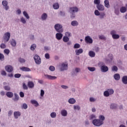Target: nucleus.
I'll list each match as a JSON object with an SVG mask.
<instances>
[{
	"instance_id": "1",
	"label": "nucleus",
	"mask_w": 127,
	"mask_h": 127,
	"mask_svg": "<svg viewBox=\"0 0 127 127\" xmlns=\"http://www.w3.org/2000/svg\"><path fill=\"white\" fill-rule=\"evenodd\" d=\"M105 118L104 115H100L99 116V119H94L92 120V124L95 127H101L104 125V121Z\"/></svg>"
},
{
	"instance_id": "2",
	"label": "nucleus",
	"mask_w": 127,
	"mask_h": 127,
	"mask_svg": "<svg viewBox=\"0 0 127 127\" xmlns=\"http://www.w3.org/2000/svg\"><path fill=\"white\" fill-rule=\"evenodd\" d=\"M98 65L100 68L101 72L103 73H106L109 71V67L105 65L103 62H100L98 64Z\"/></svg>"
},
{
	"instance_id": "3",
	"label": "nucleus",
	"mask_w": 127,
	"mask_h": 127,
	"mask_svg": "<svg viewBox=\"0 0 127 127\" xmlns=\"http://www.w3.org/2000/svg\"><path fill=\"white\" fill-rule=\"evenodd\" d=\"M59 68L60 71H67L68 70V63L64 62L60 64Z\"/></svg>"
},
{
	"instance_id": "4",
	"label": "nucleus",
	"mask_w": 127,
	"mask_h": 127,
	"mask_svg": "<svg viewBox=\"0 0 127 127\" xmlns=\"http://www.w3.org/2000/svg\"><path fill=\"white\" fill-rule=\"evenodd\" d=\"M54 28L57 32H64L63 25L60 23H57L54 25Z\"/></svg>"
},
{
	"instance_id": "5",
	"label": "nucleus",
	"mask_w": 127,
	"mask_h": 127,
	"mask_svg": "<svg viewBox=\"0 0 127 127\" xmlns=\"http://www.w3.org/2000/svg\"><path fill=\"white\" fill-rule=\"evenodd\" d=\"M94 14L96 16H99L100 19H104V18L106 17V13H105V12H100L98 10H95L94 11Z\"/></svg>"
},
{
	"instance_id": "6",
	"label": "nucleus",
	"mask_w": 127,
	"mask_h": 127,
	"mask_svg": "<svg viewBox=\"0 0 127 127\" xmlns=\"http://www.w3.org/2000/svg\"><path fill=\"white\" fill-rule=\"evenodd\" d=\"M115 93V91L112 88H109L107 90L105 91L103 93L104 97H110V96L113 95Z\"/></svg>"
},
{
	"instance_id": "7",
	"label": "nucleus",
	"mask_w": 127,
	"mask_h": 127,
	"mask_svg": "<svg viewBox=\"0 0 127 127\" xmlns=\"http://www.w3.org/2000/svg\"><path fill=\"white\" fill-rule=\"evenodd\" d=\"M10 39V33L7 32L5 33L3 36V41L4 43H6L9 41Z\"/></svg>"
},
{
	"instance_id": "8",
	"label": "nucleus",
	"mask_w": 127,
	"mask_h": 127,
	"mask_svg": "<svg viewBox=\"0 0 127 127\" xmlns=\"http://www.w3.org/2000/svg\"><path fill=\"white\" fill-rule=\"evenodd\" d=\"M110 34L112 36L113 39H119L120 38V35L117 34V31L113 30L110 32Z\"/></svg>"
},
{
	"instance_id": "9",
	"label": "nucleus",
	"mask_w": 127,
	"mask_h": 127,
	"mask_svg": "<svg viewBox=\"0 0 127 127\" xmlns=\"http://www.w3.org/2000/svg\"><path fill=\"white\" fill-rule=\"evenodd\" d=\"M34 59L36 64H37V65H40L41 64V59H40L39 56L36 55L34 56Z\"/></svg>"
},
{
	"instance_id": "10",
	"label": "nucleus",
	"mask_w": 127,
	"mask_h": 127,
	"mask_svg": "<svg viewBox=\"0 0 127 127\" xmlns=\"http://www.w3.org/2000/svg\"><path fill=\"white\" fill-rule=\"evenodd\" d=\"M113 61V55L109 54L107 57L105 59V62L106 63H111Z\"/></svg>"
},
{
	"instance_id": "11",
	"label": "nucleus",
	"mask_w": 127,
	"mask_h": 127,
	"mask_svg": "<svg viewBox=\"0 0 127 127\" xmlns=\"http://www.w3.org/2000/svg\"><path fill=\"white\" fill-rule=\"evenodd\" d=\"M5 70L8 73H11L13 71V67L10 65H7L5 66Z\"/></svg>"
},
{
	"instance_id": "12",
	"label": "nucleus",
	"mask_w": 127,
	"mask_h": 127,
	"mask_svg": "<svg viewBox=\"0 0 127 127\" xmlns=\"http://www.w3.org/2000/svg\"><path fill=\"white\" fill-rule=\"evenodd\" d=\"M85 40L86 43H88V44H92L93 43V39L90 36H87L85 38Z\"/></svg>"
},
{
	"instance_id": "13",
	"label": "nucleus",
	"mask_w": 127,
	"mask_h": 127,
	"mask_svg": "<svg viewBox=\"0 0 127 127\" xmlns=\"http://www.w3.org/2000/svg\"><path fill=\"white\" fill-rule=\"evenodd\" d=\"M79 11V8L77 7H71L69 8V13H76Z\"/></svg>"
},
{
	"instance_id": "14",
	"label": "nucleus",
	"mask_w": 127,
	"mask_h": 127,
	"mask_svg": "<svg viewBox=\"0 0 127 127\" xmlns=\"http://www.w3.org/2000/svg\"><path fill=\"white\" fill-rule=\"evenodd\" d=\"M63 32H58L56 34V38L57 40H61L63 37Z\"/></svg>"
},
{
	"instance_id": "15",
	"label": "nucleus",
	"mask_w": 127,
	"mask_h": 127,
	"mask_svg": "<svg viewBox=\"0 0 127 127\" xmlns=\"http://www.w3.org/2000/svg\"><path fill=\"white\" fill-rule=\"evenodd\" d=\"M13 116L14 119H15V120H17V119H18V118L21 116V113H20L19 111H15L13 113Z\"/></svg>"
},
{
	"instance_id": "16",
	"label": "nucleus",
	"mask_w": 127,
	"mask_h": 127,
	"mask_svg": "<svg viewBox=\"0 0 127 127\" xmlns=\"http://www.w3.org/2000/svg\"><path fill=\"white\" fill-rule=\"evenodd\" d=\"M96 8H97L98 11H104V10H105V6L102 4L96 5Z\"/></svg>"
},
{
	"instance_id": "17",
	"label": "nucleus",
	"mask_w": 127,
	"mask_h": 127,
	"mask_svg": "<svg viewBox=\"0 0 127 127\" xmlns=\"http://www.w3.org/2000/svg\"><path fill=\"white\" fill-rule=\"evenodd\" d=\"M48 18V14L46 13H43L41 16V19L43 21H45Z\"/></svg>"
},
{
	"instance_id": "18",
	"label": "nucleus",
	"mask_w": 127,
	"mask_h": 127,
	"mask_svg": "<svg viewBox=\"0 0 127 127\" xmlns=\"http://www.w3.org/2000/svg\"><path fill=\"white\" fill-rule=\"evenodd\" d=\"M61 115L62 116V117H67L68 115V112H67V110L66 109H62L61 111Z\"/></svg>"
},
{
	"instance_id": "19",
	"label": "nucleus",
	"mask_w": 127,
	"mask_h": 127,
	"mask_svg": "<svg viewBox=\"0 0 127 127\" xmlns=\"http://www.w3.org/2000/svg\"><path fill=\"white\" fill-rule=\"evenodd\" d=\"M7 2L6 0H3L2 1V4L4 6L5 10H8L9 7L7 5Z\"/></svg>"
},
{
	"instance_id": "20",
	"label": "nucleus",
	"mask_w": 127,
	"mask_h": 127,
	"mask_svg": "<svg viewBox=\"0 0 127 127\" xmlns=\"http://www.w3.org/2000/svg\"><path fill=\"white\" fill-rule=\"evenodd\" d=\"M45 77L46 79H48L49 80H55L57 79V77L56 76H53L48 74H45Z\"/></svg>"
},
{
	"instance_id": "21",
	"label": "nucleus",
	"mask_w": 127,
	"mask_h": 127,
	"mask_svg": "<svg viewBox=\"0 0 127 127\" xmlns=\"http://www.w3.org/2000/svg\"><path fill=\"white\" fill-rule=\"evenodd\" d=\"M80 71H81V69L79 68L76 67L73 70L72 75H73V76H77V74H78V73L80 72Z\"/></svg>"
},
{
	"instance_id": "22",
	"label": "nucleus",
	"mask_w": 127,
	"mask_h": 127,
	"mask_svg": "<svg viewBox=\"0 0 127 127\" xmlns=\"http://www.w3.org/2000/svg\"><path fill=\"white\" fill-rule=\"evenodd\" d=\"M83 49H76L75 50L76 55L79 56L80 54L83 53Z\"/></svg>"
},
{
	"instance_id": "23",
	"label": "nucleus",
	"mask_w": 127,
	"mask_h": 127,
	"mask_svg": "<svg viewBox=\"0 0 127 127\" xmlns=\"http://www.w3.org/2000/svg\"><path fill=\"white\" fill-rule=\"evenodd\" d=\"M111 110H116L118 108V104L116 103H111L110 105Z\"/></svg>"
},
{
	"instance_id": "24",
	"label": "nucleus",
	"mask_w": 127,
	"mask_h": 127,
	"mask_svg": "<svg viewBox=\"0 0 127 127\" xmlns=\"http://www.w3.org/2000/svg\"><path fill=\"white\" fill-rule=\"evenodd\" d=\"M68 103L70 105H74L76 103V99L73 98H69L68 100Z\"/></svg>"
},
{
	"instance_id": "25",
	"label": "nucleus",
	"mask_w": 127,
	"mask_h": 127,
	"mask_svg": "<svg viewBox=\"0 0 127 127\" xmlns=\"http://www.w3.org/2000/svg\"><path fill=\"white\" fill-rule=\"evenodd\" d=\"M10 44L11 45V46H12V47H15V46H16V40H15V39H12L10 40Z\"/></svg>"
},
{
	"instance_id": "26",
	"label": "nucleus",
	"mask_w": 127,
	"mask_h": 127,
	"mask_svg": "<svg viewBox=\"0 0 127 127\" xmlns=\"http://www.w3.org/2000/svg\"><path fill=\"white\" fill-rule=\"evenodd\" d=\"M20 70H21V71H24V72H30V71H31V69H30V68L25 66L21 67Z\"/></svg>"
},
{
	"instance_id": "27",
	"label": "nucleus",
	"mask_w": 127,
	"mask_h": 127,
	"mask_svg": "<svg viewBox=\"0 0 127 127\" xmlns=\"http://www.w3.org/2000/svg\"><path fill=\"white\" fill-rule=\"evenodd\" d=\"M30 102L32 105H34L35 107H38L39 106V103L35 100H32Z\"/></svg>"
},
{
	"instance_id": "28",
	"label": "nucleus",
	"mask_w": 127,
	"mask_h": 127,
	"mask_svg": "<svg viewBox=\"0 0 127 127\" xmlns=\"http://www.w3.org/2000/svg\"><path fill=\"white\" fill-rule=\"evenodd\" d=\"M104 6L105 7H106V8H110L111 6L110 5V1L109 0H104Z\"/></svg>"
},
{
	"instance_id": "29",
	"label": "nucleus",
	"mask_w": 127,
	"mask_h": 127,
	"mask_svg": "<svg viewBox=\"0 0 127 127\" xmlns=\"http://www.w3.org/2000/svg\"><path fill=\"white\" fill-rule=\"evenodd\" d=\"M122 83L124 84V85H127V75H125L122 77Z\"/></svg>"
},
{
	"instance_id": "30",
	"label": "nucleus",
	"mask_w": 127,
	"mask_h": 127,
	"mask_svg": "<svg viewBox=\"0 0 127 127\" xmlns=\"http://www.w3.org/2000/svg\"><path fill=\"white\" fill-rule=\"evenodd\" d=\"M70 24L72 26H78L79 25V22L77 20H73L71 22Z\"/></svg>"
},
{
	"instance_id": "31",
	"label": "nucleus",
	"mask_w": 127,
	"mask_h": 127,
	"mask_svg": "<svg viewBox=\"0 0 127 127\" xmlns=\"http://www.w3.org/2000/svg\"><path fill=\"white\" fill-rule=\"evenodd\" d=\"M114 78L116 81H119L121 79V75L119 73H116L114 75Z\"/></svg>"
},
{
	"instance_id": "32",
	"label": "nucleus",
	"mask_w": 127,
	"mask_h": 127,
	"mask_svg": "<svg viewBox=\"0 0 127 127\" xmlns=\"http://www.w3.org/2000/svg\"><path fill=\"white\" fill-rule=\"evenodd\" d=\"M20 21L23 24H26V22H27L26 19H25V18L23 16H21L20 18Z\"/></svg>"
},
{
	"instance_id": "33",
	"label": "nucleus",
	"mask_w": 127,
	"mask_h": 127,
	"mask_svg": "<svg viewBox=\"0 0 127 127\" xmlns=\"http://www.w3.org/2000/svg\"><path fill=\"white\" fill-rule=\"evenodd\" d=\"M23 15L25 17L26 19H29L30 18V17L29 16V15L28 14V13L26 11H23Z\"/></svg>"
},
{
	"instance_id": "34",
	"label": "nucleus",
	"mask_w": 127,
	"mask_h": 127,
	"mask_svg": "<svg viewBox=\"0 0 127 127\" xmlns=\"http://www.w3.org/2000/svg\"><path fill=\"white\" fill-rule=\"evenodd\" d=\"M97 119V116L95 115V114H91L89 116V121H92V120H95Z\"/></svg>"
},
{
	"instance_id": "35",
	"label": "nucleus",
	"mask_w": 127,
	"mask_h": 127,
	"mask_svg": "<svg viewBox=\"0 0 127 127\" xmlns=\"http://www.w3.org/2000/svg\"><path fill=\"white\" fill-rule=\"evenodd\" d=\"M88 55L90 56V57L93 58L96 56V53H95V52L93 51H90L88 53Z\"/></svg>"
},
{
	"instance_id": "36",
	"label": "nucleus",
	"mask_w": 127,
	"mask_h": 127,
	"mask_svg": "<svg viewBox=\"0 0 127 127\" xmlns=\"http://www.w3.org/2000/svg\"><path fill=\"white\" fill-rule=\"evenodd\" d=\"M50 117L52 119H55L56 118V117H57V114L56 113V112H52L50 114Z\"/></svg>"
},
{
	"instance_id": "37",
	"label": "nucleus",
	"mask_w": 127,
	"mask_h": 127,
	"mask_svg": "<svg viewBox=\"0 0 127 127\" xmlns=\"http://www.w3.org/2000/svg\"><path fill=\"white\" fill-rule=\"evenodd\" d=\"M28 86L29 88H33L34 87V83L32 81H29L28 82Z\"/></svg>"
},
{
	"instance_id": "38",
	"label": "nucleus",
	"mask_w": 127,
	"mask_h": 127,
	"mask_svg": "<svg viewBox=\"0 0 127 127\" xmlns=\"http://www.w3.org/2000/svg\"><path fill=\"white\" fill-rule=\"evenodd\" d=\"M6 95L8 98H12L13 97V93L11 92H7Z\"/></svg>"
},
{
	"instance_id": "39",
	"label": "nucleus",
	"mask_w": 127,
	"mask_h": 127,
	"mask_svg": "<svg viewBox=\"0 0 127 127\" xmlns=\"http://www.w3.org/2000/svg\"><path fill=\"white\" fill-rule=\"evenodd\" d=\"M87 69L90 72H94V71H96V67H95L88 66V67H87Z\"/></svg>"
},
{
	"instance_id": "40",
	"label": "nucleus",
	"mask_w": 127,
	"mask_h": 127,
	"mask_svg": "<svg viewBox=\"0 0 127 127\" xmlns=\"http://www.w3.org/2000/svg\"><path fill=\"white\" fill-rule=\"evenodd\" d=\"M69 40L70 39L69 38V37L65 36H64L63 39L64 42H65V43L68 42Z\"/></svg>"
},
{
	"instance_id": "41",
	"label": "nucleus",
	"mask_w": 127,
	"mask_h": 127,
	"mask_svg": "<svg viewBox=\"0 0 127 127\" xmlns=\"http://www.w3.org/2000/svg\"><path fill=\"white\" fill-rule=\"evenodd\" d=\"M114 13H115L116 15H119L120 9L119 8H115Z\"/></svg>"
},
{
	"instance_id": "42",
	"label": "nucleus",
	"mask_w": 127,
	"mask_h": 127,
	"mask_svg": "<svg viewBox=\"0 0 127 127\" xmlns=\"http://www.w3.org/2000/svg\"><path fill=\"white\" fill-rule=\"evenodd\" d=\"M120 11L122 13H125V12H126V11H127V8L126 7H122L120 8Z\"/></svg>"
},
{
	"instance_id": "43",
	"label": "nucleus",
	"mask_w": 127,
	"mask_h": 127,
	"mask_svg": "<svg viewBox=\"0 0 127 127\" xmlns=\"http://www.w3.org/2000/svg\"><path fill=\"white\" fill-rule=\"evenodd\" d=\"M93 2L96 5H100L101 4V0H94Z\"/></svg>"
},
{
	"instance_id": "44",
	"label": "nucleus",
	"mask_w": 127,
	"mask_h": 127,
	"mask_svg": "<svg viewBox=\"0 0 127 127\" xmlns=\"http://www.w3.org/2000/svg\"><path fill=\"white\" fill-rule=\"evenodd\" d=\"M36 49V44H33L30 47V50L32 51H34V50H35V49Z\"/></svg>"
},
{
	"instance_id": "45",
	"label": "nucleus",
	"mask_w": 127,
	"mask_h": 127,
	"mask_svg": "<svg viewBox=\"0 0 127 127\" xmlns=\"http://www.w3.org/2000/svg\"><path fill=\"white\" fill-rule=\"evenodd\" d=\"M80 109H81V108L79 105L73 106V110H74L75 111H80Z\"/></svg>"
},
{
	"instance_id": "46",
	"label": "nucleus",
	"mask_w": 127,
	"mask_h": 127,
	"mask_svg": "<svg viewBox=\"0 0 127 127\" xmlns=\"http://www.w3.org/2000/svg\"><path fill=\"white\" fill-rule=\"evenodd\" d=\"M53 7L54 9H58L59 8V3H55L53 4Z\"/></svg>"
},
{
	"instance_id": "47",
	"label": "nucleus",
	"mask_w": 127,
	"mask_h": 127,
	"mask_svg": "<svg viewBox=\"0 0 127 127\" xmlns=\"http://www.w3.org/2000/svg\"><path fill=\"white\" fill-rule=\"evenodd\" d=\"M0 48H1V49H5V48H6V45L3 43H2L0 45Z\"/></svg>"
},
{
	"instance_id": "48",
	"label": "nucleus",
	"mask_w": 127,
	"mask_h": 127,
	"mask_svg": "<svg viewBox=\"0 0 127 127\" xmlns=\"http://www.w3.org/2000/svg\"><path fill=\"white\" fill-rule=\"evenodd\" d=\"M111 69L112 71H113V72H117V71L118 70V67H117L116 65L112 66Z\"/></svg>"
},
{
	"instance_id": "49",
	"label": "nucleus",
	"mask_w": 127,
	"mask_h": 127,
	"mask_svg": "<svg viewBox=\"0 0 127 127\" xmlns=\"http://www.w3.org/2000/svg\"><path fill=\"white\" fill-rule=\"evenodd\" d=\"M14 101H18V100L19 99V96H18V95H17V94L16 93H14Z\"/></svg>"
},
{
	"instance_id": "50",
	"label": "nucleus",
	"mask_w": 127,
	"mask_h": 127,
	"mask_svg": "<svg viewBox=\"0 0 127 127\" xmlns=\"http://www.w3.org/2000/svg\"><path fill=\"white\" fill-rule=\"evenodd\" d=\"M99 39H101L102 40H106V38L104 35H101L98 36Z\"/></svg>"
},
{
	"instance_id": "51",
	"label": "nucleus",
	"mask_w": 127,
	"mask_h": 127,
	"mask_svg": "<svg viewBox=\"0 0 127 127\" xmlns=\"http://www.w3.org/2000/svg\"><path fill=\"white\" fill-rule=\"evenodd\" d=\"M0 61H4V55L0 53Z\"/></svg>"
},
{
	"instance_id": "52",
	"label": "nucleus",
	"mask_w": 127,
	"mask_h": 127,
	"mask_svg": "<svg viewBox=\"0 0 127 127\" xmlns=\"http://www.w3.org/2000/svg\"><path fill=\"white\" fill-rule=\"evenodd\" d=\"M96 98H94V97H90L89 98V101L91 103H95V102H96Z\"/></svg>"
},
{
	"instance_id": "53",
	"label": "nucleus",
	"mask_w": 127,
	"mask_h": 127,
	"mask_svg": "<svg viewBox=\"0 0 127 127\" xmlns=\"http://www.w3.org/2000/svg\"><path fill=\"white\" fill-rule=\"evenodd\" d=\"M3 88L6 91H10V86L9 85H6Z\"/></svg>"
},
{
	"instance_id": "54",
	"label": "nucleus",
	"mask_w": 127,
	"mask_h": 127,
	"mask_svg": "<svg viewBox=\"0 0 127 127\" xmlns=\"http://www.w3.org/2000/svg\"><path fill=\"white\" fill-rule=\"evenodd\" d=\"M29 37V39H30V40L33 41L35 39V37H34V35H33V34L30 35Z\"/></svg>"
},
{
	"instance_id": "55",
	"label": "nucleus",
	"mask_w": 127,
	"mask_h": 127,
	"mask_svg": "<svg viewBox=\"0 0 127 127\" xmlns=\"http://www.w3.org/2000/svg\"><path fill=\"white\" fill-rule=\"evenodd\" d=\"M27 108H28V106H27V104H26V103H24L22 105V109H24V110H26Z\"/></svg>"
},
{
	"instance_id": "56",
	"label": "nucleus",
	"mask_w": 127,
	"mask_h": 127,
	"mask_svg": "<svg viewBox=\"0 0 127 127\" xmlns=\"http://www.w3.org/2000/svg\"><path fill=\"white\" fill-rule=\"evenodd\" d=\"M73 48L74 49H78L80 48V44H74V45L73 46Z\"/></svg>"
},
{
	"instance_id": "57",
	"label": "nucleus",
	"mask_w": 127,
	"mask_h": 127,
	"mask_svg": "<svg viewBox=\"0 0 127 127\" xmlns=\"http://www.w3.org/2000/svg\"><path fill=\"white\" fill-rule=\"evenodd\" d=\"M3 52L5 54L8 55L9 54V50L8 49H6L4 50Z\"/></svg>"
},
{
	"instance_id": "58",
	"label": "nucleus",
	"mask_w": 127,
	"mask_h": 127,
	"mask_svg": "<svg viewBox=\"0 0 127 127\" xmlns=\"http://www.w3.org/2000/svg\"><path fill=\"white\" fill-rule=\"evenodd\" d=\"M65 36H66L67 37H71V33L69 32H65Z\"/></svg>"
},
{
	"instance_id": "59",
	"label": "nucleus",
	"mask_w": 127,
	"mask_h": 127,
	"mask_svg": "<svg viewBox=\"0 0 127 127\" xmlns=\"http://www.w3.org/2000/svg\"><path fill=\"white\" fill-rule=\"evenodd\" d=\"M49 70L50 71H51L52 72H53V71H55V67L53 66H50L49 67Z\"/></svg>"
},
{
	"instance_id": "60",
	"label": "nucleus",
	"mask_w": 127,
	"mask_h": 127,
	"mask_svg": "<svg viewBox=\"0 0 127 127\" xmlns=\"http://www.w3.org/2000/svg\"><path fill=\"white\" fill-rule=\"evenodd\" d=\"M16 12L17 15H20L21 14V10H20V9H18L16 11Z\"/></svg>"
},
{
	"instance_id": "61",
	"label": "nucleus",
	"mask_w": 127,
	"mask_h": 127,
	"mask_svg": "<svg viewBox=\"0 0 127 127\" xmlns=\"http://www.w3.org/2000/svg\"><path fill=\"white\" fill-rule=\"evenodd\" d=\"M70 13V17L71 18H75L76 16V14L75 13Z\"/></svg>"
},
{
	"instance_id": "62",
	"label": "nucleus",
	"mask_w": 127,
	"mask_h": 127,
	"mask_svg": "<svg viewBox=\"0 0 127 127\" xmlns=\"http://www.w3.org/2000/svg\"><path fill=\"white\" fill-rule=\"evenodd\" d=\"M0 74L2 76H6V72L5 70H2Z\"/></svg>"
},
{
	"instance_id": "63",
	"label": "nucleus",
	"mask_w": 127,
	"mask_h": 127,
	"mask_svg": "<svg viewBox=\"0 0 127 127\" xmlns=\"http://www.w3.org/2000/svg\"><path fill=\"white\" fill-rule=\"evenodd\" d=\"M44 94H45V92H44V90L41 89V92H40L41 97H44Z\"/></svg>"
},
{
	"instance_id": "64",
	"label": "nucleus",
	"mask_w": 127,
	"mask_h": 127,
	"mask_svg": "<svg viewBox=\"0 0 127 127\" xmlns=\"http://www.w3.org/2000/svg\"><path fill=\"white\" fill-rule=\"evenodd\" d=\"M19 62L20 63H25V60H24V59L20 58V59H19Z\"/></svg>"
}]
</instances>
